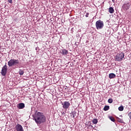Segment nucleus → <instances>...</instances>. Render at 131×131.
I'll use <instances>...</instances> for the list:
<instances>
[{"label":"nucleus","instance_id":"2eb2a0df","mask_svg":"<svg viewBox=\"0 0 131 131\" xmlns=\"http://www.w3.org/2000/svg\"><path fill=\"white\" fill-rule=\"evenodd\" d=\"M92 122L94 123V124H97L98 123V119L96 118L93 119Z\"/></svg>","mask_w":131,"mask_h":131},{"label":"nucleus","instance_id":"4468645a","mask_svg":"<svg viewBox=\"0 0 131 131\" xmlns=\"http://www.w3.org/2000/svg\"><path fill=\"white\" fill-rule=\"evenodd\" d=\"M117 119L118 122H120V123H123V120L122 119H120L119 117H117Z\"/></svg>","mask_w":131,"mask_h":131},{"label":"nucleus","instance_id":"20e7f679","mask_svg":"<svg viewBox=\"0 0 131 131\" xmlns=\"http://www.w3.org/2000/svg\"><path fill=\"white\" fill-rule=\"evenodd\" d=\"M95 25L98 30L103 29V27H104V22L99 19L96 22Z\"/></svg>","mask_w":131,"mask_h":131},{"label":"nucleus","instance_id":"a878e982","mask_svg":"<svg viewBox=\"0 0 131 131\" xmlns=\"http://www.w3.org/2000/svg\"><path fill=\"white\" fill-rule=\"evenodd\" d=\"M91 127H93V126H91Z\"/></svg>","mask_w":131,"mask_h":131},{"label":"nucleus","instance_id":"423d86ee","mask_svg":"<svg viewBox=\"0 0 131 131\" xmlns=\"http://www.w3.org/2000/svg\"><path fill=\"white\" fill-rule=\"evenodd\" d=\"M63 109H68L70 107V103L69 101H64L62 103Z\"/></svg>","mask_w":131,"mask_h":131},{"label":"nucleus","instance_id":"39448f33","mask_svg":"<svg viewBox=\"0 0 131 131\" xmlns=\"http://www.w3.org/2000/svg\"><path fill=\"white\" fill-rule=\"evenodd\" d=\"M8 71V66L7 64H5L2 69L1 74L3 76H6V74H7V72Z\"/></svg>","mask_w":131,"mask_h":131},{"label":"nucleus","instance_id":"7ed1b4c3","mask_svg":"<svg viewBox=\"0 0 131 131\" xmlns=\"http://www.w3.org/2000/svg\"><path fill=\"white\" fill-rule=\"evenodd\" d=\"M124 58V53L121 52L118 53L117 55L115 57V61H121Z\"/></svg>","mask_w":131,"mask_h":131},{"label":"nucleus","instance_id":"f257e3e1","mask_svg":"<svg viewBox=\"0 0 131 131\" xmlns=\"http://www.w3.org/2000/svg\"><path fill=\"white\" fill-rule=\"evenodd\" d=\"M34 120L37 124H41L47 121V118L43 113L39 112H36L33 115Z\"/></svg>","mask_w":131,"mask_h":131},{"label":"nucleus","instance_id":"a211bd4d","mask_svg":"<svg viewBox=\"0 0 131 131\" xmlns=\"http://www.w3.org/2000/svg\"><path fill=\"white\" fill-rule=\"evenodd\" d=\"M108 102L110 103V104L113 103V99L112 98L108 99Z\"/></svg>","mask_w":131,"mask_h":131},{"label":"nucleus","instance_id":"f8f14e48","mask_svg":"<svg viewBox=\"0 0 131 131\" xmlns=\"http://www.w3.org/2000/svg\"><path fill=\"white\" fill-rule=\"evenodd\" d=\"M108 12H110V14H113V13H114V9L112 7H110L108 9Z\"/></svg>","mask_w":131,"mask_h":131},{"label":"nucleus","instance_id":"6ab92c4d","mask_svg":"<svg viewBox=\"0 0 131 131\" xmlns=\"http://www.w3.org/2000/svg\"><path fill=\"white\" fill-rule=\"evenodd\" d=\"M119 111H123V106H119L118 107Z\"/></svg>","mask_w":131,"mask_h":131},{"label":"nucleus","instance_id":"1a4fd4ad","mask_svg":"<svg viewBox=\"0 0 131 131\" xmlns=\"http://www.w3.org/2000/svg\"><path fill=\"white\" fill-rule=\"evenodd\" d=\"M17 108H18V109H23L24 108H25V104L23 103H18Z\"/></svg>","mask_w":131,"mask_h":131},{"label":"nucleus","instance_id":"f03ea898","mask_svg":"<svg viewBox=\"0 0 131 131\" xmlns=\"http://www.w3.org/2000/svg\"><path fill=\"white\" fill-rule=\"evenodd\" d=\"M19 60L16 59H11L8 62V65L9 67H12V66H15L18 65Z\"/></svg>","mask_w":131,"mask_h":131},{"label":"nucleus","instance_id":"9b49d317","mask_svg":"<svg viewBox=\"0 0 131 131\" xmlns=\"http://www.w3.org/2000/svg\"><path fill=\"white\" fill-rule=\"evenodd\" d=\"M108 76L110 79H112V78H115V77H116V75H115L114 73H110Z\"/></svg>","mask_w":131,"mask_h":131},{"label":"nucleus","instance_id":"dca6fc26","mask_svg":"<svg viewBox=\"0 0 131 131\" xmlns=\"http://www.w3.org/2000/svg\"><path fill=\"white\" fill-rule=\"evenodd\" d=\"M24 74V71L22 69H20L19 71V75H23Z\"/></svg>","mask_w":131,"mask_h":131},{"label":"nucleus","instance_id":"9d476101","mask_svg":"<svg viewBox=\"0 0 131 131\" xmlns=\"http://www.w3.org/2000/svg\"><path fill=\"white\" fill-rule=\"evenodd\" d=\"M61 54L62 55H63L64 56H66L68 54V50H67L65 49H62L60 52Z\"/></svg>","mask_w":131,"mask_h":131},{"label":"nucleus","instance_id":"393cba45","mask_svg":"<svg viewBox=\"0 0 131 131\" xmlns=\"http://www.w3.org/2000/svg\"><path fill=\"white\" fill-rule=\"evenodd\" d=\"M114 1H115V0H112L113 2H114Z\"/></svg>","mask_w":131,"mask_h":131},{"label":"nucleus","instance_id":"f3484780","mask_svg":"<svg viewBox=\"0 0 131 131\" xmlns=\"http://www.w3.org/2000/svg\"><path fill=\"white\" fill-rule=\"evenodd\" d=\"M108 118L111 120V121H113V122H115V119H114V117L112 116H109Z\"/></svg>","mask_w":131,"mask_h":131},{"label":"nucleus","instance_id":"5701e85b","mask_svg":"<svg viewBox=\"0 0 131 131\" xmlns=\"http://www.w3.org/2000/svg\"><path fill=\"white\" fill-rule=\"evenodd\" d=\"M89 15H90V13H86L85 17L88 18V17H89Z\"/></svg>","mask_w":131,"mask_h":131},{"label":"nucleus","instance_id":"ddd939ff","mask_svg":"<svg viewBox=\"0 0 131 131\" xmlns=\"http://www.w3.org/2000/svg\"><path fill=\"white\" fill-rule=\"evenodd\" d=\"M110 108V106L109 105H105V106L103 108L104 111H108L109 109Z\"/></svg>","mask_w":131,"mask_h":131},{"label":"nucleus","instance_id":"6e6552de","mask_svg":"<svg viewBox=\"0 0 131 131\" xmlns=\"http://www.w3.org/2000/svg\"><path fill=\"white\" fill-rule=\"evenodd\" d=\"M16 130L17 131H24L23 129V127H22V125L17 124V125L15 127Z\"/></svg>","mask_w":131,"mask_h":131},{"label":"nucleus","instance_id":"0eeeda50","mask_svg":"<svg viewBox=\"0 0 131 131\" xmlns=\"http://www.w3.org/2000/svg\"><path fill=\"white\" fill-rule=\"evenodd\" d=\"M130 7V5L129 3L124 4L122 6L123 10H124V11H127V10L129 9Z\"/></svg>","mask_w":131,"mask_h":131},{"label":"nucleus","instance_id":"aec40b11","mask_svg":"<svg viewBox=\"0 0 131 131\" xmlns=\"http://www.w3.org/2000/svg\"><path fill=\"white\" fill-rule=\"evenodd\" d=\"M72 115H73V118H75V117H76V112H74L72 113Z\"/></svg>","mask_w":131,"mask_h":131},{"label":"nucleus","instance_id":"412c9836","mask_svg":"<svg viewBox=\"0 0 131 131\" xmlns=\"http://www.w3.org/2000/svg\"><path fill=\"white\" fill-rule=\"evenodd\" d=\"M128 116H129L130 119H131V112H130L128 114Z\"/></svg>","mask_w":131,"mask_h":131},{"label":"nucleus","instance_id":"b1692460","mask_svg":"<svg viewBox=\"0 0 131 131\" xmlns=\"http://www.w3.org/2000/svg\"><path fill=\"white\" fill-rule=\"evenodd\" d=\"M120 117H122V116H120Z\"/></svg>","mask_w":131,"mask_h":131},{"label":"nucleus","instance_id":"4be33fe9","mask_svg":"<svg viewBox=\"0 0 131 131\" xmlns=\"http://www.w3.org/2000/svg\"><path fill=\"white\" fill-rule=\"evenodd\" d=\"M8 3L10 4H12L13 3V0H8Z\"/></svg>","mask_w":131,"mask_h":131}]
</instances>
